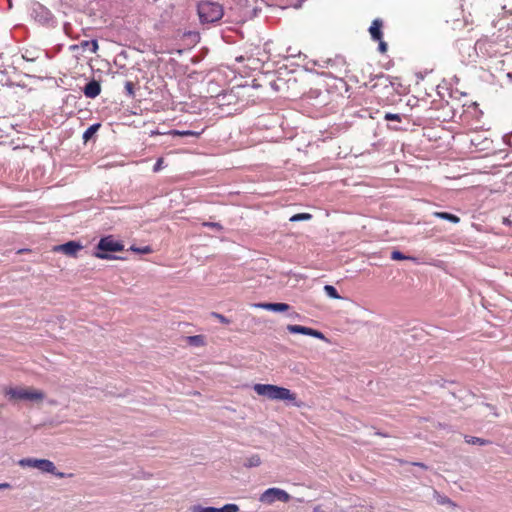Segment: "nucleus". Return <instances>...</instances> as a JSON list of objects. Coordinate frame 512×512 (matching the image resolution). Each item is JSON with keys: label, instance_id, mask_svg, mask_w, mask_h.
I'll use <instances>...</instances> for the list:
<instances>
[{"label": "nucleus", "instance_id": "10", "mask_svg": "<svg viewBox=\"0 0 512 512\" xmlns=\"http://www.w3.org/2000/svg\"><path fill=\"white\" fill-rule=\"evenodd\" d=\"M99 48L97 40H83L79 44L70 46V49L72 51H76L78 49H82V51H85L89 49L92 53H96Z\"/></svg>", "mask_w": 512, "mask_h": 512}, {"label": "nucleus", "instance_id": "4", "mask_svg": "<svg viewBox=\"0 0 512 512\" xmlns=\"http://www.w3.org/2000/svg\"><path fill=\"white\" fill-rule=\"evenodd\" d=\"M198 15L201 22L213 23L223 17V8L216 2L201 1L198 4Z\"/></svg>", "mask_w": 512, "mask_h": 512}, {"label": "nucleus", "instance_id": "12", "mask_svg": "<svg viewBox=\"0 0 512 512\" xmlns=\"http://www.w3.org/2000/svg\"><path fill=\"white\" fill-rule=\"evenodd\" d=\"M254 306L274 312H284L290 308V306L286 303H258Z\"/></svg>", "mask_w": 512, "mask_h": 512}, {"label": "nucleus", "instance_id": "2", "mask_svg": "<svg viewBox=\"0 0 512 512\" xmlns=\"http://www.w3.org/2000/svg\"><path fill=\"white\" fill-rule=\"evenodd\" d=\"M4 394L10 400H24L31 402H41L45 398L44 392L34 388L8 387L4 389Z\"/></svg>", "mask_w": 512, "mask_h": 512}, {"label": "nucleus", "instance_id": "11", "mask_svg": "<svg viewBox=\"0 0 512 512\" xmlns=\"http://www.w3.org/2000/svg\"><path fill=\"white\" fill-rule=\"evenodd\" d=\"M84 94L88 98H95L97 97L101 92V86L100 83L96 80H92L89 83L86 84L83 90Z\"/></svg>", "mask_w": 512, "mask_h": 512}, {"label": "nucleus", "instance_id": "6", "mask_svg": "<svg viewBox=\"0 0 512 512\" xmlns=\"http://www.w3.org/2000/svg\"><path fill=\"white\" fill-rule=\"evenodd\" d=\"M290 495L280 488H269L259 497V501L266 504H272L275 501L288 502Z\"/></svg>", "mask_w": 512, "mask_h": 512}, {"label": "nucleus", "instance_id": "31", "mask_svg": "<svg viewBox=\"0 0 512 512\" xmlns=\"http://www.w3.org/2000/svg\"><path fill=\"white\" fill-rule=\"evenodd\" d=\"M378 41H379V46H378L379 51L383 54L386 53L387 49H388L387 43L384 42L382 39L378 40Z\"/></svg>", "mask_w": 512, "mask_h": 512}, {"label": "nucleus", "instance_id": "30", "mask_svg": "<svg viewBox=\"0 0 512 512\" xmlns=\"http://www.w3.org/2000/svg\"><path fill=\"white\" fill-rule=\"evenodd\" d=\"M213 316L215 318H217L221 323L223 324H229L230 323V320L227 319L225 316L221 315V314H218V313H213Z\"/></svg>", "mask_w": 512, "mask_h": 512}, {"label": "nucleus", "instance_id": "34", "mask_svg": "<svg viewBox=\"0 0 512 512\" xmlns=\"http://www.w3.org/2000/svg\"><path fill=\"white\" fill-rule=\"evenodd\" d=\"M10 488V484L9 483H0V490L1 489H8Z\"/></svg>", "mask_w": 512, "mask_h": 512}, {"label": "nucleus", "instance_id": "27", "mask_svg": "<svg viewBox=\"0 0 512 512\" xmlns=\"http://www.w3.org/2000/svg\"><path fill=\"white\" fill-rule=\"evenodd\" d=\"M384 119L387 121H401V117L399 114H393V113H386L384 116Z\"/></svg>", "mask_w": 512, "mask_h": 512}, {"label": "nucleus", "instance_id": "37", "mask_svg": "<svg viewBox=\"0 0 512 512\" xmlns=\"http://www.w3.org/2000/svg\"><path fill=\"white\" fill-rule=\"evenodd\" d=\"M415 465L420 466V467H422V468H424V467H425V465H424V464H422V463H415Z\"/></svg>", "mask_w": 512, "mask_h": 512}, {"label": "nucleus", "instance_id": "25", "mask_svg": "<svg viewBox=\"0 0 512 512\" xmlns=\"http://www.w3.org/2000/svg\"><path fill=\"white\" fill-rule=\"evenodd\" d=\"M238 506L235 504H226L222 508H218V512H237Z\"/></svg>", "mask_w": 512, "mask_h": 512}, {"label": "nucleus", "instance_id": "26", "mask_svg": "<svg viewBox=\"0 0 512 512\" xmlns=\"http://www.w3.org/2000/svg\"><path fill=\"white\" fill-rule=\"evenodd\" d=\"M192 512H218V508L193 506Z\"/></svg>", "mask_w": 512, "mask_h": 512}, {"label": "nucleus", "instance_id": "32", "mask_svg": "<svg viewBox=\"0 0 512 512\" xmlns=\"http://www.w3.org/2000/svg\"><path fill=\"white\" fill-rule=\"evenodd\" d=\"M203 225L206 227L216 228L218 230L222 229V225L216 222H206Z\"/></svg>", "mask_w": 512, "mask_h": 512}, {"label": "nucleus", "instance_id": "23", "mask_svg": "<svg viewBox=\"0 0 512 512\" xmlns=\"http://www.w3.org/2000/svg\"><path fill=\"white\" fill-rule=\"evenodd\" d=\"M130 250L136 253L141 254H150L152 253V248L150 246H144V247H137V246H131Z\"/></svg>", "mask_w": 512, "mask_h": 512}, {"label": "nucleus", "instance_id": "14", "mask_svg": "<svg viewBox=\"0 0 512 512\" xmlns=\"http://www.w3.org/2000/svg\"><path fill=\"white\" fill-rule=\"evenodd\" d=\"M433 216L437 217V218H440V219H443V220H447V221H450L454 224H457L460 222V218L454 214H451V213H448V212H438V211H435L433 212Z\"/></svg>", "mask_w": 512, "mask_h": 512}, {"label": "nucleus", "instance_id": "24", "mask_svg": "<svg viewBox=\"0 0 512 512\" xmlns=\"http://www.w3.org/2000/svg\"><path fill=\"white\" fill-rule=\"evenodd\" d=\"M391 259L392 260H396V261H400V260H408V259H413L412 257H409V256H406L404 255L403 253H401L400 251L398 250H395L391 253Z\"/></svg>", "mask_w": 512, "mask_h": 512}, {"label": "nucleus", "instance_id": "15", "mask_svg": "<svg viewBox=\"0 0 512 512\" xmlns=\"http://www.w3.org/2000/svg\"><path fill=\"white\" fill-rule=\"evenodd\" d=\"M329 63H331L332 68L334 65H340L339 68L335 69L336 74L346 73V63L342 57H336L333 61L330 60ZM335 77H337V75H335Z\"/></svg>", "mask_w": 512, "mask_h": 512}, {"label": "nucleus", "instance_id": "3", "mask_svg": "<svg viewBox=\"0 0 512 512\" xmlns=\"http://www.w3.org/2000/svg\"><path fill=\"white\" fill-rule=\"evenodd\" d=\"M123 250L124 245L122 242L115 240L113 235H108L99 240L94 256L103 260L116 259V257L109 255L107 252H120Z\"/></svg>", "mask_w": 512, "mask_h": 512}, {"label": "nucleus", "instance_id": "7", "mask_svg": "<svg viewBox=\"0 0 512 512\" xmlns=\"http://www.w3.org/2000/svg\"><path fill=\"white\" fill-rule=\"evenodd\" d=\"M287 330L293 334H303V335L311 336V337H314L317 339L327 340L322 332L315 330L313 328H310V327L290 324L287 326Z\"/></svg>", "mask_w": 512, "mask_h": 512}, {"label": "nucleus", "instance_id": "36", "mask_svg": "<svg viewBox=\"0 0 512 512\" xmlns=\"http://www.w3.org/2000/svg\"><path fill=\"white\" fill-rule=\"evenodd\" d=\"M313 512H321L320 507H315Z\"/></svg>", "mask_w": 512, "mask_h": 512}, {"label": "nucleus", "instance_id": "22", "mask_svg": "<svg viewBox=\"0 0 512 512\" xmlns=\"http://www.w3.org/2000/svg\"><path fill=\"white\" fill-rule=\"evenodd\" d=\"M311 218H312V215L309 214V213H299V214L293 215L290 218V221L291 222H296V221H302V220H309Z\"/></svg>", "mask_w": 512, "mask_h": 512}, {"label": "nucleus", "instance_id": "21", "mask_svg": "<svg viewBox=\"0 0 512 512\" xmlns=\"http://www.w3.org/2000/svg\"><path fill=\"white\" fill-rule=\"evenodd\" d=\"M324 291L325 293L330 297V298H333V299H340L341 296L338 294L336 288L332 285H325L324 286Z\"/></svg>", "mask_w": 512, "mask_h": 512}, {"label": "nucleus", "instance_id": "18", "mask_svg": "<svg viewBox=\"0 0 512 512\" xmlns=\"http://www.w3.org/2000/svg\"><path fill=\"white\" fill-rule=\"evenodd\" d=\"M168 134L173 135V136H181V137H184V136L198 137V136H200L201 132H195V131H190V130H184V131L171 130L168 132Z\"/></svg>", "mask_w": 512, "mask_h": 512}, {"label": "nucleus", "instance_id": "1", "mask_svg": "<svg viewBox=\"0 0 512 512\" xmlns=\"http://www.w3.org/2000/svg\"><path fill=\"white\" fill-rule=\"evenodd\" d=\"M253 389L259 396L267 397L270 400L292 402L295 406L300 407V404L295 402L296 394L285 387L272 384H255Z\"/></svg>", "mask_w": 512, "mask_h": 512}, {"label": "nucleus", "instance_id": "33", "mask_svg": "<svg viewBox=\"0 0 512 512\" xmlns=\"http://www.w3.org/2000/svg\"><path fill=\"white\" fill-rule=\"evenodd\" d=\"M449 18V19H455L457 16H455V9L453 11H449V12H446L445 14V19L446 18Z\"/></svg>", "mask_w": 512, "mask_h": 512}, {"label": "nucleus", "instance_id": "19", "mask_svg": "<svg viewBox=\"0 0 512 512\" xmlns=\"http://www.w3.org/2000/svg\"><path fill=\"white\" fill-rule=\"evenodd\" d=\"M100 128V124L91 125L86 131L83 133V140L87 142Z\"/></svg>", "mask_w": 512, "mask_h": 512}, {"label": "nucleus", "instance_id": "9", "mask_svg": "<svg viewBox=\"0 0 512 512\" xmlns=\"http://www.w3.org/2000/svg\"><path fill=\"white\" fill-rule=\"evenodd\" d=\"M83 248V246L76 241H69L64 244L54 247L55 252H62L67 256L76 257L77 253Z\"/></svg>", "mask_w": 512, "mask_h": 512}, {"label": "nucleus", "instance_id": "17", "mask_svg": "<svg viewBox=\"0 0 512 512\" xmlns=\"http://www.w3.org/2000/svg\"><path fill=\"white\" fill-rule=\"evenodd\" d=\"M261 464V458L259 455L254 454L250 457H248L244 463L245 467L251 468V467H257Z\"/></svg>", "mask_w": 512, "mask_h": 512}, {"label": "nucleus", "instance_id": "38", "mask_svg": "<svg viewBox=\"0 0 512 512\" xmlns=\"http://www.w3.org/2000/svg\"><path fill=\"white\" fill-rule=\"evenodd\" d=\"M155 134H160V133H159V132H157V131H152V132H151V135H155Z\"/></svg>", "mask_w": 512, "mask_h": 512}, {"label": "nucleus", "instance_id": "13", "mask_svg": "<svg viewBox=\"0 0 512 512\" xmlns=\"http://www.w3.org/2000/svg\"><path fill=\"white\" fill-rule=\"evenodd\" d=\"M383 21L381 19H375L369 28L370 35L373 40H381L383 37L382 33Z\"/></svg>", "mask_w": 512, "mask_h": 512}, {"label": "nucleus", "instance_id": "29", "mask_svg": "<svg viewBox=\"0 0 512 512\" xmlns=\"http://www.w3.org/2000/svg\"><path fill=\"white\" fill-rule=\"evenodd\" d=\"M163 164H164V159L159 158L153 167V172H159L163 168Z\"/></svg>", "mask_w": 512, "mask_h": 512}, {"label": "nucleus", "instance_id": "28", "mask_svg": "<svg viewBox=\"0 0 512 512\" xmlns=\"http://www.w3.org/2000/svg\"><path fill=\"white\" fill-rule=\"evenodd\" d=\"M125 90H126V92H127V94L129 96H133L134 95V84H133V82L127 81L125 83Z\"/></svg>", "mask_w": 512, "mask_h": 512}, {"label": "nucleus", "instance_id": "20", "mask_svg": "<svg viewBox=\"0 0 512 512\" xmlns=\"http://www.w3.org/2000/svg\"><path fill=\"white\" fill-rule=\"evenodd\" d=\"M465 441L468 444H474V445H487V444H489L488 440H485V439L479 438V437H473V436H466L465 437Z\"/></svg>", "mask_w": 512, "mask_h": 512}, {"label": "nucleus", "instance_id": "35", "mask_svg": "<svg viewBox=\"0 0 512 512\" xmlns=\"http://www.w3.org/2000/svg\"><path fill=\"white\" fill-rule=\"evenodd\" d=\"M503 224H505V225H510V224H511V221H510L508 218L504 217V218H503Z\"/></svg>", "mask_w": 512, "mask_h": 512}, {"label": "nucleus", "instance_id": "5", "mask_svg": "<svg viewBox=\"0 0 512 512\" xmlns=\"http://www.w3.org/2000/svg\"><path fill=\"white\" fill-rule=\"evenodd\" d=\"M18 463L21 467L37 468L43 472L54 474L59 478L64 477V473H62V472L56 473V471H55L56 467H55L54 463L47 459L24 458V459H21Z\"/></svg>", "mask_w": 512, "mask_h": 512}, {"label": "nucleus", "instance_id": "8", "mask_svg": "<svg viewBox=\"0 0 512 512\" xmlns=\"http://www.w3.org/2000/svg\"><path fill=\"white\" fill-rule=\"evenodd\" d=\"M455 19L446 18V24L450 25V29L453 32L461 31L467 26V21L464 18L463 10L460 7L455 8Z\"/></svg>", "mask_w": 512, "mask_h": 512}, {"label": "nucleus", "instance_id": "16", "mask_svg": "<svg viewBox=\"0 0 512 512\" xmlns=\"http://www.w3.org/2000/svg\"><path fill=\"white\" fill-rule=\"evenodd\" d=\"M186 341L192 346H203L205 344V337L203 335L188 336Z\"/></svg>", "mask_w": 512, "mask_h": 512}]
</instances>
